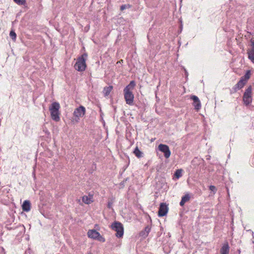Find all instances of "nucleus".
<instances>
[{
	"label": "nucleus",
	"mask_w": 254,
	"mask_h": 254,
	"mask_svg": "<svg viewBox=\"0 0 254 254\" xmlns=\"http://www.w3.org/2000/svg\"><path fill=\"white\" fill-rule=\"evenodd\" d=\"M22 210L25 212H28L30 210L31 203L28 200H25L22 205Z\"/></svg>",
	"instance_id": "12"
},
{
	"label": "nucleus",
	"mask_w": 254,
	"mask_h": 254,
	"mask_svg": "<svg viewBox=\"0 0 254 254\" xmlns=\"http://www.w3.org/2000/svg\"><path fill=\"white\" fill-rule=\"evenodd\" d=\"M159 151L164 153V156L166 158H168L171 155V151L168 145L163 144H160L158 146Z\"/></svg>",
	"instance_id": "7"
},
{
	"label": "nucleus",
	"mask_w": 254,
	"mask_h": 254,
	"mask_svg": "<svg viewBox=\"0 0 254 254\" xmlns=\"http://www.w3.org/2000/svg\"><path fill=\"white\" fill-rule=\"evenodd\" d=\"M251 43H252V49H254V40L252 41Z\"/></svg>",
	"instance_id": "29"
},
{
	"label": "nucleus",
	"mask_w": 254,
	"mask_h": 254,
	"mask_svg": "<svg viewBox=\"0 0 254 254\" xmlns=\"http://www.w3.org/2000/svg\"><path fill=\"white\" fill-rule=\"evenodd\" d=\"M60 105L57 102H53L49 107L51 119L56 122H58L60 121Z\"/></svg>",
	"instance_id": "1"
},
{
	"label": "nucleus",
	"mask_w": 254,
	"mask_h": 254,
	"mask_svg": "<svg viewBox=\"0 0 254 254\" xmlns=\"http://www.w3.org/2000/svg\"><path fill=\"white\" fill-rule=\"evenodd\" d=\"M124 97L127 104L132 105L133 104L134 95L131 91L124 89Z\"/></svg>",
	"instance_id": "5"
},
{
	"label": "nucleus",
	"mask_w": 254,
	"mask_h": 254,
	"mask_svg": "<svg viewBox=\"0 0 254 254\" xmlns=\"http://www.w3.org/2000/svg\"><path fill=\"white\" fill-rule=\"evenodd\" d=\"M174 176L177 179H179L180 177H181L182 176V170H177L174 174Z\"/></svg>",
	"instance_id": "23"
},
{
	"label": "nucleus",
	"mask_w": 254,
	"mask_h": 254,
	"mask_svg": "<svg viewBox=\"0 0 254 254\" xmlns=\"http://www.w3.org/2000/svg\"><path fill=\"white\" fill-rule=\"evenodd\" d=\"M85 113V108L83 106H80L74 110L73 115L75 117L77 118L78 119H79L80 117H83Z\"/></svg>",
	"instance_id": "9"
},
{
	"label": "nucleus",
	"mask_w": 254,
	"mask_h": 254,
	"mask_svg": "<svg viewBox=\"0 0 254 254\" xmlns=\"http://www.w3.org/2000/svg\"><path fill=\"white\" fill-rule=\"evenodd\" d=\"M121 62H123V60H121L120 61L117 62V64L121 63Z\"/></svg>",
	"instance_id": "30"
},
{
	"label": "nucleus",
	"mask_w": 254,
	"mask_h": 254,
	"mask_svg": "<svg viewBox=\"0 0 254 254\" xmlns=\"http://www.w3.org/2000/svg\"><path fill=\"white\" fill-rule=\"evenodd\" d=\"M10 38L13 41H15L16 39V34L13 30H11L9 33Z\"/></svg>",
	"instance_id": "21"
},
{
	"label": "nucleus",
	"mask_w": 254,
	"mask_h": 254,
	"mask_svg": "<svg viewBox=\"0 0 254 254\" xmlns=\"http://www.w3.org/2000/svg\"><path fill=\"white\" fill-rule=\"evenodd\" d=\"M209 190L215 194L217 191V189L214 186L211 185L209 187Z\"/></svg>",
	"instance_id": "25"
},
{
	"label": "nucleus",
	"mask_w": 254,
	"mask_h": 254,
	"mask_svg": "<svg viewBox=\"0 0 254 254\" xmlns=\"http://www.w3.org/2000/svg\"><path fill=\"white\" fill-rule=\"evenodd\" d=\"M230 247L228 242L225 243L220 249L221 254H229Z\"/></svg>",
	"instance_id": "13"
},
{
	"label": "nucleus",
	"mask_w": 254,
	"mask_h": 254,
	"mask_svg": "<svg viewBox=\"0 0 254 254\" xmlns=\"http://www.w3.org/2000/svg\"><path fill=\"white\" fill-rule=\"evenodd\" d=\"M190 199V196L189 194H186L182 197V199L180 202V205L181 206H183L185 203L188 201Z\"/></svg>",
	"instance_id": "14"
},
{
	"label": "nucleus",
	"mask_w": 254,
	"mask_h": 254,
	"mask_svg": "<svg viewBox=\"0 0 254 254\" xmlns=\"http://www.w3.org/2000/svg\"><path fill=\"white\" fill-rule=\"evenodd\" d=\"M87 57L86 53L83 54L80 57H78L77 61L74 64V68L78 71H83L86 67V59Z\"/></svg>",
	"instance_id": "2"
},
{
	"label": "nucleus",
	"mask_w": 254,
	"mask_h": 254,
	"mask_svg": "<svg viewBox=\"0 0 254 254\" xmlns=\"http://www.w3.org/2000/svg\"><path fill=\"white\" fill-rule=\"evenodd\" d=\"M238 252H239V254H240V253H241V251H240V250H238Z\"/></svg>",
	"instance_id": "31"
},
{
	"label": "nucleus",
	"mask_w": 254,
	"mask_h": 254,
	"mask_svg": "<svg viewBox=\"0 0 254 254\" xmlns=\"http://www.w3.org/2000/svg\"><path fill=\"white\" fill-rule=\"evenodd\" d=\"M82 201L86 204H90L92 201L90 197L87 196H83L82 197Z\"/></svg>",
	"instance_id": "20"
},
{
	"label": "nucleus",
	"mask_w": 254,
	"mask_h": 254,
	"mask_svg": "<svg viewBox=\"0 0 254 254\" xmlns=\"http://www.w3.org/2000/svg\"><path fill=\"white\" fill-rule=\"evenodd\" d=\"M246 83L243 81V80H239L238 82L232 88L231 90V93H234L236 92L238 90L242 89Z\"/></svg>",
	"instance_id": "11"
},
{
	"label": "nucleus",
	"mask_w": 254,
	"mask_h": 254,
	"mask_svg": "<svg viewBox=\"0 0 254 254\" xmlns=\"http://www.w3.org/2000/svg\"><path fill=\"white\" fill-rule=\"evenodd\" d=\"M13 1L20 5H24L26 3V0H13Z\"/></svg>",
	"instance_id": "22"
},
{
	"label": "nucleus",
	"mask_w": 254,
	"mask_h": 254,
	"mask_svg": "<svg viewBox=\"0 0 254 254\" xmlns=\"http://www.w3.org/2000/svg\"><path fill=\"white\" fill-rule=\"evenodd\" d=\"M251 71L250 70H247L245 74L244 75L245 79H246L247 80H248L251 77Z\"/></svg>",
	"instance_id": "24"
},
{
	"label": "nucleus",
	"mask_w": 254,
	"mask_h": 254,
	"mask_svg": "<svg viewBox=\"0 0 254 254\" xmlns=\"http://www.w3.org/2000/svg\"><path fill=\"white\" fill-rule=\"evenodd\" d=\"M112 230L116 232L115 236L118 238H121L123 237L124 228L123 224L121 222L115 221L112 223Z\"/></svg>",
	"instance_id": "3"
},
{
	"label": "nucleus",
	"mask_w": 254,
	"mask_h": 254,
	"mask_svg": "<svg viewBox=\"0 0 254 254\" xmlns=\"http://www.w3.org/2000/svg\"><path fill=\"white\" fill-rule=\"evenodd\" d=\"M240 80H243V82H244L246 84L247 82V80L245 79L244 76H242L240 78Z\"/></svg>",
	"instance_id": "27"
},
{
	"label": "nucleus",
	"mask_w": 254,
	"mask_h": 254,
	"mask_svg": "<svg viewBox=\"0 0 254 254\" xmlns=\"http://www.w3.org/2000/svg\"><path fill=\"white\" fill-rule=\"evenodd\" d=\"M133 153L138 158H140L143 157V152L140 151L138 147L136 146L133 151Z\"/></svg>",
	"instance_id": "15"
},
{
	"label": "nucleus",
	"mask_w": 254,
	"mask_h": 254,
	"mask_svg": "<svg viewBox=\"0 0 254 254\" xmlns=\"http://www.w3.org/2000/svg\"><path fill=\"white\" fill-rule=\"evenodd\" d=\"M129 7V5L124 4V5H122L121 6L120 9L121 10H123L125 9L126 8H127V7Z\"/></svg>",
	"instance_id": "26"
},
{
	"label": "nucleus",
	"mask_w": 254,
	"mask_h": 254,
	"mask_svg": "<svg viewBox=\"0 0 254 254\" xmlns=\"http://www.w3.org/2000/svg\"><path fill=\"white\" fill-rule=\"evenodd\" d=\"M190 99L193 101V105L194 107V109L198 111L201 107V103L198 98L195 95H191L190 97Z\"/></svg>",
	"instance_id": "10"
},
{
	"label": "nucleus",
	"mask_w": 254,
	"mask_h": 254,
	"mask_svg": "<svg viewBox=\"0 0 254 254\" xmlns=\"http://www.w3.org/2000/svg\"><path fill=\"white\" fill-rule=\"evenodd\" d=\"M111 91V85H109L107 87H105L103 90V93L105 96H108Z\"/></svg>",
	"instance_id": "19"
},
{
	"label": "nucleus",
	"mask_w": 254,
	"mask_h": 254,
	"mask_svg": "<svg viewBox=\"0 0 254 254\" xmlns=\"http://www.w3.org/2000/svg\"><path fill=\"white\" fill-rule=\"evenodd\" d=\"M89 238L93 239H97L101 242H105V239L102 237L100 233L94 229L89 230L87 232Z\"/></svg>",
	"instance_id": "6"
},
{
	"label": "nucleus",
	"mask_w": 254,
	"mask_h": 254,
	"mask_svg": "<svg viewBox=\"0 0 254 254\" xmlns=\"http://www.w3.org/2000/svg\"><path fill=\"white\" fill-rule=\"evenodd\" d=\"M151 228L149 226H147L145 227L144 231L141 232V234L142 236H147L149 232L150 231Z\"/></svg>",
	"instance_id": "18"
},
{
	"label": "nucleus",
	"mask_w": 254,
	"mask_h": 254,
	"mask_svg": "<svg viewBox=\"0 0 254 254\" xmlns=\"http://www.w3.org/2000/svg\"><path fill=\"white\" fill-rule=\"evenodd\" d=\"M248 58L251 61L254 63V49H252L248 52Z\"/></svg>",
	"instance_id": "17"
},
{
	"label": "nucleus",
	"mask_w": 254,
	"mask_h": 254,
	"mask_svg": "<svg viewBox=\"0 0 254 254\" xmlns=\"http://www.w3.org/2000/svg\"><path fill=\"white\" fill-rule=\"evenodd\" d=\"M252 86H249L246 89L243 97V101L245 105L248 106L252 103Z\"/></svg>",
	"instance_id": "4"
},
{
	"label": "nucleus",
	"mask_w": 254,
	"mask_h": 254,
	"mask_svg": "<svg viewBox=\"0 0 254 254\" xmlns=\"http://www.w3.org/2000/svg\"><path fill=\"white\" fill-rule=\"evenodd\" d=\"M168 211V205L166 203H161L159 206L158 215L159 217H163L167 214Z\"/></svg>",
	"instance_id": "8"
},
{
	"label": "nucleus",
	"mask_w": 254,
	"mask_h": 254,
	"mask_svg": "<svg viewBox=\"0 0 254 254\" xmlns=\"http://www.w3.org/2000/svg\"><path fill=\"white\" fill-rule=\"evenodd\" d=\"M108 206L109 208H111L112 205H111V201H109L108 202Z\"/></svg>",
	"instance_id": "28"
},
{
	"label": "nucleus",
	"mask_w": 254,
	"mask_h": 254,
	"mask_svg": "<svg viewBox=\"0 0 254 254\" xmlns=\"http://www.w3.org/2000/svg\"><path fill=\"white\" fill-rule=\"evenodd\" d=\"M135 86V83L134 81L132 80L130 82L129 84L127 85L124 89H127V90L131 91Z\"/></svg>",
	"instance_id": "16"
}]
</instances>
